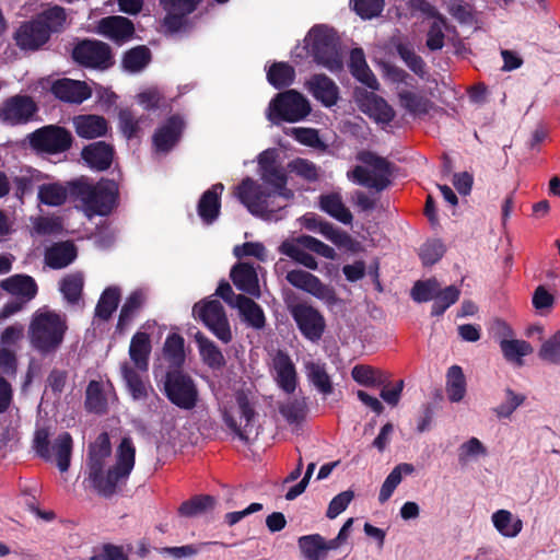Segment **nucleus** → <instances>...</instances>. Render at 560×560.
<instances>
[{
	"label": "nucleus",
	"instance_id": "e433bc0d",
	"mask_svg": "<svg viewBox=\"0 0 560 560\" xmlns=\"http://www.w3.org/2000/svg\"><path fill=\"white\" fill-rule=\"evenodd\" d=\"M84 407L88 412L98 416L107 413L108 402L102 382L92 380L85 389Z\"/></svg>",
	"mask_w": 560,
	"mask_h": 560
},
{
	"label": "nucleus",
	"instance_id": "2eb2a0df",
	"mask_svg": "<svg viewBox=\"0 0 560 560\" xmlns=\"http://www.w3.org/2000/svg\"><path fill=\"white\" fill-rule=\"evenodd\" d=\"M202 0H160L166 12L163 26L172 34L189 27L188 16L195 12Z\"/></svg>",
	"mask_w": 560,
	"mask_h": 560
},
{
	"label": "nucleus",
	"instance_id": "13d9d810",
	"mask_svg": "<svg viewBox=\"0 0 560 560\" xmlns=\"http://www.w3.org/2000/svg\"><path fill=\"white\" fill-rule=\"evenodd\" d=\"M459 295L460 290L456 285H448L443 290L439 289L433 299L431 316H442L451 305L458 301Z\"/></svg>",
	"mask_w": 560,
	"mask_h": 560
},
{
	"label": "nucleus",
	"instance_id": "4be33fe9",
	"mask_svg": "<svg viewBox=\"0 0 560 560\" xmlns=\"http://www.w3.org/2000/svg\"><path fill=\"white\" fill-rule=\"evenodd\" d=\"M115 149L105 141L92 142L81 150V159L85 164L95 171H107L113 163Z\"/></svg>",
	"mask_w": 560,
	"mask_h": 560
},
{
	"label": "nucleus",
	"instance_id": "f8f14e48",
	"mask_svg": "<svg viewBox=\"0 0 560 560\" xmlns=\"http://www.w3.org/2000/svg\"><path fill=\"white\" fill-rule=\"evenodd\" d=\"M289 312L305 339L312 342H318L322 339L326 320L317 308L301 302L289 306Z\"/></svg>",
	"mask_w": 560,
	"mask_h": 560
},
{
	"label": "nucleus",
	"instance_id": "f03ea898",
	"mask_svg": "<svg viewBox=\"0 0 560 560\" xmlns=\"http://www.w3.org/2000/svg\"><path fill=\"white\" fill-rule=\"evenodd\" d=\"M308 36L314 61L332 73L341 71L343 62L339 51V37L334 28L317 24L310 30Z\"/></svg>",
	"mask_w": 560,
	"mask_h": 560
},
{
	"label": "nucleus",
	"instance_id": "58836bf2",
	"mask_svg": "<svg viewBox=\"0 0 560 560\" xmlns=\"http://www.w3.org/2000/svg\"><path fill=\"white\" fill-rule=\"evenodd\" d=\"M120 369L127 388L135 400L147 399L149 396V389L154 392L151 386H148L144 383L141 375L128 363H124Z\"/></svg>",
	"mask_w": 560,
	"mask_h": 560
},
{
	"label": "nucleus",
	"instance_id": "bb28decb",
	"mask_svg": "<svg viewBox=\"0 0 560 560\" xmlns=\"http://www.w3.org/2000/svg\"><path fill=\"white\" fill-rule=\"evenodd\" d=\"M230 278L237 290L255 298L260 296L258 276L252 264H235L230 271Z\"/></svg>",
	"mask_w": 560,
	"mask_h": 560
},
{
	"label": "nucleus",
	"instance_id": "680f3d73",
	"mask_svg": "<svg viewBox=\"0 0 560 560\" xmlns=\"http://www.w3.org/2000/svg\"><path fill=\"white\" fill-rule=\"evenodd\" d=\"M83 284L81 273H71L60 281V291L70 304H77L81 299Z\"/></svg>",
	"mask_w": 560,
	"mask_h": 560
},
{
	"label": "nucleus",
	"instance_id": "dca6fc26",
	"mask_svg": "<svg viewBox=\"0 0 560 560\" xmlns=\"http://www.w3.org/2000/svg\"><path fill=\"white\" fill-rule=\"evenodd\" d=\"M285 279L294 288L305 291L328 304H334L337 301L334 288L323 283L318 277L308 271L291 270L287 273Z\"/></svg>",
	"mask_w": 560,
	"mask_h": 560
},
{
	"label": "nucleus",
	"instance_id": "a878e982",
	"mask_svg": "<svg viewBox=\"0 0 560 560\" xmlns=\"http://www.w3.org/2000/svg\"><path fill=\"white\" fill-rule=\"evenodd\" d=\"M223 190L224 185L217 183L201 195L197 205V212L203 223L211 224L219 218Z\"/></svg>",
	"mask_w": 560,
	"mask_h": 560
},
{
	"label": "nucleus",
	"instance_id": "4468645a",
	"mask_svg": "<svg viewBox=\"0 0 560 560\" xmlns=\"http://www.w3.org/2000/svg\"><path fill=\"white\" fill-rule=\"evenodd\" d=\"M38 112V105L30 95L16 94L8 97L0 106V120L10 126L28 124Z\"/></svg>",
	"mask_w": 560,
	"mask_h": 560
},
{
	"label": "nucleus",
	"instance_id": "49530a36",
	"mask_svg": "<svg viewBox=\"0 0 560 560\" xmlns=\"http://www.w3.org/2000/svg\"><path fill=\"white\" fill-rule=\"evenodd\" d=\"M120 289L118 287H107L101 294L95 307V316L108 320L117 310L120 301Z\"/></svg>",
	"mask_w": 560,
	"mask_h": 560
},
{
	"label": "nucleus",
	"instance_id": "72a5a7b5",
	"mask_svg": "<svg viewBox=\"0 0 560 560\" xmlns=\"http://www.w3.org/2000/svg\"><path fill=\"white\" fill-rule=\"evenodd\" d=\"M151 350L149 334L137 331L130 340L129 357L138 370L148 371Z\"/></svg>",
	"mask_w": 560,
	"mask_h": 560
},
{
	"label": "nucleus",
	"instance_id": "f3484780",
	"mask_svg": "<svg viewBox=\"0 0 560 560\" xmlns=\"http://www.w3.org/2000/svg\"><path fill=\"white\" fill-rule=\"evenodd\" d=\"M86 210L97 215H108L117 205L118 185L113 179H101L93 187Z\"/></svg>",
	"mask_w": 560,
	"mask_h": 560
},
{
	"label": "nucleus",
	"instance_id": "f257e3e1",
	"mask_svg": "<svg viewBox=\"0 0 560 560\" xmlns=\"http://www.w3.org/2000/svg\"><path fill=\"white\" fill-rule=\"evenodd\" d=\"M67 330V320L60 314L36 312L28 326L30 343L40 355L55 353L61 347Z\"/></svg>",
	"mask_w": 560,
	"mask_h": 560
},
{
	"label": "nucleus",
	"instance_id": "aec40b11",
	"mask_svg": "<svg viewBox=\"0 0 560 560\" xmlns=\"http://www.w3.org/2000/svg\"><path fill=\"white\" fill-rule=\"evenodd\" d=\"M184 130V120L178 115H173L160 126L153 137L152 142L158 152H170L179 141Z\"/></svg>",
	"mask_w": 560,
	"mask_h": 560
},
{
	"label": "nucleus",
	"instance_id": "a18cd8bd",
	"mask_svg": "<svg viewBox=\"0 0 560 560\" xmlns=\"http://www.w3.org/2000/svg\"><path fill=\"white\" fill-rule=\"evenodd\" d=\"M72 448L73 440L69 432L60 433L52 443L57 466L61 472L68 471L70 467Z\"/></svg>",
	"mask_w": 560,
	"mask_h": 560
},
{
	"label": "nucleus",
	"instance_id": "1a4fd4ad",
	"mask_svg": "<svg viewBox=\"0 0 560 560\" xmlns=\"http://www.w3.org/2000/svg\"><path fill=\"white\" fill-rule=\"evenodd\" d=\"M71 57L81 67L102 71L115 63L110 46L97 39L79 40L72 48Z\"/></svg>",
	"mask_w": 560,
	"mask_h": 560
},
{
	"label": "nucleus",
	"instance_id": "69168bd1",
	"mask_svg": "<svg viewBox=\"0 0 560 560\" xmlns=\"http://www.w3.org/2000/svg\"><path fill=\"white\" fill-rule=\"evenodd\" d=\"M504 393L505 400L492 409L499 419L510 418L513 412L526 400L525 395L517 394L510 387L505 388Z\"/></svg>",
	"mask_w": 560,
	"mask_h": 560
},
{
	"label": "nucleus",
	"instance_id": "6e6d98bb",
	"mask_svg": "<svg viewBox=\"0 0 560 560\" xmlns=\"http://www.w3.org/2000/svg\"><path fill=\"white\" fill-rule=\"evenodd\" d=\"M512 513L508 510H499L493 513L492 522L497 530L505 537L517 536L522 528L523 523L520 518L512 522Z\"/></svg>",
	"mask_w": 560,
	"mask_h": 560
},
{
	"label": "nucleus",
	"instance_id": "b1692460",
	"mask_svg": "<svg viewBox=\"0 0 560 560\" xmlns=\"http://www.w3.org/2000/svg\"><path fill=\"white\" fill-rule=\"evenodd\" d=\"M308 92L325 107H331L339 100V88L324 73H315L306 81Z\"/></svg>",
	"mask_w": 560,
	"mask_h": 560
},
{
	"label": "nucleus",
	"instance_id": "ddd939ff",
	"mask_svg": "<svg viewBox=\"0 0 560 560\" xmlns=\"http://www.w3.org/2000/svg\"><path fill=\"white\" fill-rule=\"evenodd\" d=\"M112 454V445L107 432H102L89 446L86 458L88 481L90 486L98 493L102 481L105 476V463Z\"/></svg>",
	"mask_w": 560,
	"mask_h": 560
},
{
	"label": "nucleus",
	"instance_id": "473e14b6",
	"mask_svg": "<svg viewBox=\"0 0 560 560\" xmlns=\"http://www.w3.org/2000/svg\"><path fill=\"white\" fill-rule=\"evenodd\" d=\"M199 355L202 362L211 370H221L225 366L226 360L220 348L202 332L195 335Z\"/></svg>",
	"mask_w": 560,
	"mask_h": 560
},
{
	"label": "nucleus",
	"instance_id": "bf43d9fd",
	"mask_svg": "<svg viewBox=\"0 0 560 560\" xmlns=\"http://www.w3.org/2000/svg\"><path fill=\"white\" fill-rule=\"evenodd\" d=\"M399 98L404 108L415 116L427 115L432 107L430 100L410 91L401 92Z\"/></svg>",
	"mask_w": 560,
	"mask_h": 560
},
{
	"label": "nucleus",
	"instance_id": "5fc2aeb1",
	"mask_svg": "<svg viewBox=\"0 0 560 560\" xmlns=\"http://www.w3.org/2000/svg\"><path fill=\"white\" fill-rule=\"evenodd\" d=\"M67 184L68 198L73 201H81L88 208L89 201L92 198L94 184L86 176H81Z\"/></svg>",
	"mask_w": 560,
	"mask_h": 560
},
{
	"label": "nucleus",
	"instance_id": "3c124183",
	"mask_svg": "<svg viewBox=\"0 0 560 560\" xmlns=\"http://www.w3.org/2000/svg\"><path fill=\"white\" fill-rule=\"evenodd\" d=\"M38 200L49 207H58L68 199L67 184L59 183L43 184L38 187Z\"/></svg>",
	"mask_w": 560,
	"mask_h": 560
},
{
	"label": "nucleus",
	"instance_id": "864d4df0",
	"mask_svg": "<svg viewBox=\"0 0 560 560\" xmlns=\"http://www.w3.org/2000/svg\"><path fill=\"white\" fill-rule=\"evenodd\" d=\"M184 338L178 334H170L164 342L163 352L165 359L175 368H180L185 362Z\"/></svg>",
	"mask_w": 560,
	"mask_h": 560
},
{
	"label": "nucleus",
	"instance_id": "393cba45",
	"mask_svg": "<svg viewBox=\"0 0 560 560\" xmlns=\"http://www.w3.org/2000/svg\"><path fill=\"white\" fill-rule=\"evenodd\" d=\"M72 126L78 137L82 139H96L109 131V124L104 116L95 114H81L72 118Z\"/></svg>",
	"mask_w": 560,
	"mask_h": 560
},
{
	"label": "nucleus",
	"instance_id": "423d86ee",
	"mask_svg": "<svg viewBox=\"0 0 560 560\" xmlns=\"http://www.w3.org/2000/svg\"><path fill=\"white\" fill-rule=\"evenodd\" d=\"M268 109V119L278 124L301 121L310 115L312 107L301 92L290 89L278 93L270 101Z\"/></svg>",
	"mask_w": 560,
	"mask_h": 560
},
{
	"label": "nucleus",
	"instance_id": "a19ab883",
	"mask_svg": "<svg viewBox=\"0 0 560 560\" xmlns=\"http://www.w3.org/2000/svg\"><path fill=\"white\" fill-rule=\"evenodd\" d=\"M144 303V294L140 290H136L129 294L121 306L116 330L121 332L128 326L140 311Z\"/></svg>",
	"mask_w": 560,
	"mask_h": 560
},
{
	"label": "nucleus",
	"instance_id": "9b49d317",
	"mask_svg": "<svg viewBox=\"0 0 560 560\" xmlns=\"http://www.w3.org/2000/svg\"><path fill=\"white\" fill-rule=\"evenodd\" d=\"M195 318L202 324L223 343L232 341L233 336L223 305L218 300L196 303L192 307Z\"/></svg>",
	"mask_w": 560,
	"mask_h": 560
},
{
	"label": "nucleus",
	"instance_id": "6ab92c4d",
	"mask_svg": "<svg viewBox=\"0 0 560 560\" xmlns=\"http://www.w3.org/2000/svg\"><path fill=\"white\" fill-rule=\"evenodd\" d=\"M50 92L56 98L71 104H81L92 96V89L86 82L69 78L54 81Z\"/></svg>",
	"mask_w": 560,
	"mask_h": 560
},
{
	"label": "nucleus",
	"instance_id": "9d476101",
	"mask_svg": "<svg viewBox=\"0 0 560 560\" xmlns=\"http://www.w3.org/2000/svg\"><path fill=\"white\" fill-rule=\"evenodd\" d=\"M235 196L249 213L261 219H269L277 209L270 207L269 200L273 194L257 184L253 178H244L235 188Z\"/></svg>",
	"mask_w": 560,
	"mask_h": 560
},
{
	"label": "nucleus",
	"instance_id": "4c0bfd02",
	"mask_svg": "<svg viewBox=\"0 0 560 560\" xmlns=\"http://www.w3.org/2000/svg\"><path fill=\"white\" fill-rule=\"evenodd\" d=\"M295 80V69L285 61L273 62L267 71L268 83L277 90L289 88Z\"/></svg>",
	"mask_w": 560,
	"mask_h": 560
},
{
	"label": "nucleus",
	"instance_id": "cd10ccee",
	"mask_svg": "<svg viewBox=\"0 0 560 560\" xmlns=\"http://www.w3.org/2000/svg\"><path fill=\"white\" fill-rule=\"evenodd\" d=\"M349 71L351 75L372 91L380 89V83L370 69L362 48H353L350 51Z\"/></svg>",
	"mask_w": 560,
	"mask_h": 560
},
{
	"label": "nucleus",
	"instance_id": "79ce46f5",
	"mask_svg": "<svg viewBox=\"0 0 560 560\" xmlns=\"http://www.w3.org/2000/svg\"><path fill=\"white\" fill-rule=\"evenodd\" d=\"M298 547L304 560H325L324 537L311 534L299 537Z\"/></svg>",
	"mask_w": 560,
	"mask_h": 560
},
{
	"label": "nucleus",
	"instance_id": "e2e57ef3",
	"mask_svg": "<svg viewBox=\"0 0 560 560\" xmlns=\"http://www.w3.org/2000/svg\"><path fill=\"white\" fill-rule=\"evenodd\" d=\"M279 411L289 424H300L306 417L307 405L304 398H295L281 405Z\"/></svg>",
	"mask_w": 560,
	"mask_h": 560
},
{
	"label": "nucleus",
	"instance_id": "338daca9",
	"mask_svg": "<svg viewBox=\"0 0 560 560\" xmlns=\"http://www.w3.org/2000/svg\"><path fill=\"white\" fill-rule=\"evenodd\" d=\"M290 172L306 182L314 183L319 178V168L312 161L303 158H296L288 164Z\"/></svg>",
	"mask_w": 560,
	"mask_h": 560
},
{
	"label": "nucleus",
	"instance_id": "20e7f679",
	"mask_svg": "<svg viewBox=\"0 0 560 560\" xmlns=\"http://www.w3.org/2000/svg\"><path fill=\"white\" fill-rule=\"evenodd\" d=\"M358 160L365 165L373 167L374 173L368 168L357 165L348 175L358 185L375 189L377 192L385 190L390 185L393 165L385 158L372 151H361Z\"/></svg>",
	"mask_w": 560,
	"mask_h": 560
},
{
	"label": "nucleus",
	"instance_id": "de8ad7c7",
	"mask_svg": "<svg viewBox=\"0 0 560 560\" xmlns=\"http://www.w3.org/2000/svg\"><path fill=\"white\" fill-rule=\"evenodd\" d=\"M151 57V50L139 45L124 54L121 63L125 70L135 73L143 70L150 63Z\"/></svg>",
	"mask_w": 560,
	"mask_h": 560
},
{
	"label": "nucleus",
	"instance_id": "7c9ffc66",
	"mask_svg": "<svg viewBox=\"0 0 560 560\" xmlns=\"http://www.w3.org/2000/svg\"><path fill=\"white\" fill-rule=\"evenodd\" d=\"M77 247L70 241L54 243L45 253V262L51 269H62L77 258Z\"/></svg>",
	"mask_w": 560,
	"mask_h": 560
},
{
	"label": "nucleus",
	"instance_id": "c85d7f7f",
	"mask_svg": "<svg viewBox=\"0 0 560 560\" xmlns=\"http://www.w3.org/2000/svg\"><path fill=\"white\" fill-rule=\"evenodd\" d=\"M360 102L361 109L377 122L389 124L395 117L393 107L373 92L364 91Z\"/></svg>",
	"mask_w": 560,
	"mask_h": 560
},
{
	"label": "nucleus",
	"instance_id": "c9c22d12",
	"mask_svg": "<svg viewBox=\"0 0 560 560\" xmlns=\"http://www.w3.org/2000/svg\"><path fill=\"white\" fill-rule=\"evenodd\" d=\"M319 208L343 224H351L353 215L345 206L341 196L338 192H330L319 196Z\"/></svg>",
	"mask_w": 560,
	"mask_h": 560
},
{
	"label": "nucleus",
	"instance_id": "4d7b16f0",
	"mask_svg": "<svg viewBox=\"0 0 560 560\" xmlns=\"http://www.w3.org/2000/svg\"><path fill=\"white\" fill-rule=\"evenodd\" d=\"M261 178L265 183L271 185L275 188V190L271 191L273 197L278 195L289 199L293 196L292 190L287 188L288 177L282 167L276 166L273 168L261 172Z\"/></svg>",
	"mask_w": 560,
	"mask_h": 560
},
{
	"label": "nucleus",
	"instance_id": "c756f323",
	"mask_svg": "<svg viewBox=\"0 0 560 560\" xmlns=\"http://www.w3.org/2000/svg\"><path fill=\"white\" fill-rule=\"evenodd\" d=\"M0 285L11 295L28 302L36 296L38 291L36 281L28 275H13L2 280Z\"/></svg>",
	"mask_w": 560,
	"mask_h": 560
},
{
	"label": "nucleus",
	"instance_id": "0e129e2a",
	"mask_svg": "<svg viewBox=\"0 0 560 560\" xmlns=\"http://www.w3.org/2000/svg\"><path fill=\"white\" fill-rule=\"evenodd\" d=\"M446 27V19L438 13L434 21L430 24L429 31L427 33L425 46L431 51H436L443 48L444 46V28Z\"/></svg>",
	"mask_w": 560,
	"mask_h": 560
},
{
	"label": "nucleus",
	"instance_id": "603ef678",
	"mask_svg": "<svg viewBox=\"0 0 560 560\" xmlns=\"http://www.w3.org/2000/svg\"><path fill=\"white\" fill-rule=\"evenodd\" d=\"M308 381L323 395L332 393L334 387L330 376L326 372L325 364L318 362H308L305 365Z\"/></svg>",
	"mask_w": 560,
	"mask_h": 560
},
{
	"label": "nucleus",
	"instance_id": "f704fd0d",
	"mask_svg": "<svg viewBox=\"0 0 560 560\" xmlns=\"http://www.w3.org/2000/svg\"><path fill=\"white\" fill-rule=\"evenodd\" d=\"M275 369L279 386L288 394L293 393L296 388V371L290 357L279 351L275 359Z\"/></svg>",
	"mask_w": 560,
	"mask_h": 560
},
{
	"label": "nucleus",
	"instance_id": "7ed1b4c3",
	"mask_svg": "<svg viewBox=\"0 0 560 560\" xmlns=\"http://www.w3.org/2000/svg\"><path fill=\"white\" fill-rule=\"evenodd\" d=\"M136 462V447L131 438L121 439L116 450V463L104 476L98 493L103 498H112L128 480Z\"/></svg>",
	"mask_w": 560,
	"mask_h": 560
},
{
	"label": "nucleus",
	"instance_id": "09e8293b",
	"mask_svg": "<svg viewBox=\"0 0 560 560\" xmlns=\"http://www.w3.org/2000/svg\"><path fill=\"white\" fill-rule=\"evenodd\" d=\"M446 394L452 402L460 401L466 394V380L459 365H452L447 371Z\"/></svg>",
	"mask_w": 560,
	"mask_h": 560
},
{
	"label": "nucleus",
	"instance_id": "6e6552de",
	"mask_svg": "<svg viewBox=\"0 0 560 560\" xmlns=\"http://www.w3.org/2000/svg\"><path fill=\"white\" fill-rule=\"evenodd\" d=\"M30 148L37 154L56 155L69 151L74 138L65 127L45 125L27 135Z\"/></svg>",
	"mask_w": 560,
	"mask_h": 560
},
{
	"label": "nucleus",
	"instance_id": "37998d69",
	"mask_svg": "<svg viewBox=\"0 0 560 560\" xmlns=\"http://www.w3.org/2000/svg\"><path fill=\"white\" fill-rule=\"evenodd\" d=\"M217 500L210 494L194 495L187 501H184L179 508L178 513L185 517H194L203 514L214 509Z\"/></svg>",
	"mask_w": 560,
	"mask_h": 560
},
{
	"label": "nucleus",
	"instance_id": "2f4dec72",
	"mask_svg": "<svg viewBox=\"0 0 560 560\" xmlns=\"http://www.w3.org/2000/svg\"><path fill=\"white\" fill-rule=\"evenodd\" d=\"M234 306L237 307L243 322L249 327L262 329L266 326V316L262 307L250 298L238 294Z\"/></svg>",
	"mask_w": 560,
	"mask_h": 560
},
{
	"label": "nucleus",
	"instance_id": "39448f33",
	"mask_svg": "<svg viewBox=\"0 0 560 560\" xmlns=\"http://www.w3.org/2000/svg\"><path fill=\"white\" fill-rule=\"evenodd\" d=\"M304 249H308L327 259H334L336 256V252L332 247L306 234L295 238L284 240L278 248L280 254L290 257L295 262L311 270H316L318 268L317 260Z\"/></svg>",
	"mask_w": 560,
	"mask_h": 560
},
{
	"label": "nucleus",
	"instance_id": "412c9836",
	"mask_svg": "<svg viewBox=\"0 0 560 560\" xmlns=\"http://www.w3.org/2000/svg\"><path fill=\"white\" fill-rule=\"evenodd\" d=\"M97 32L114 43L121 45L132 38L135 25L125 16L110 15L98 21Z\"/></svg>",
	"mask_w": 560,
	"mask_h": 560
},
{
	"label": "nucleus",
	"instance_id": "0eeeda50",
	"mask_svg": "<svg viewBox=\"0 0 560 560\" xmlns=\"http://www.w3.org/2000/svg\"><path fill=\"white\" fill-rule=\"evenodd\" d=\"M163 392L171 404L183 410H192L199 401V390L195 380L179 369L166 372Z\"/></svg>",
	"mask_w": 560,
	"mask_h": 560
},
{
	"label": "nucleus",
	"instance_id": "8fccbe9b",
	"mask_svg": "<svg viewBox=\"0 0 560 560\" xmlns=\"http://www.w3.org/2000/svg\"><path fill=\"white\" fill-rule=\"evenodd\" d=\"M395 49L397 55L416 75L421 79L427 75L428 71L425 61L421 56L416 54L410 44L398 43L395 46Z\"/></svg>",
	"mask_w": 560,
	"mask_h": 560
},
{
	"label": "nucleus",
	"instance_id": "052dcab7",
	"mask_svg": "<svg viewBox=\"0 0 560 560\" xmlns=\"http://www.w3.org/2000/svg\"><path fill=\"white\" fill-rule=\"evenodd\" d=\"M501 351L508 361H515L522 364V358L533 352V347L529 342L518 339H502L500 342Z\"/></svg>",
	"mask_w": 560,
	"mask_h": 560
},
{
	"label": "nucleus",
	"instance_id": "ea45409f",
	"mask_svg": "<svg viewBox=\"0 0 560 560\" xmlns=\"http://www.w3.org/2000/svg\"><path fill=\"white\" fill-rule=\"evenodd\" d=\"M35 20L42 24L50 36L52 33H60L63 31L67 14L62 7L54 5L37 14Z\"/></svg>",
	"mask_w": 560,
	"mask_h": 560
},
{
	"label": "nucleus",
	"instance_id": "a211bd4d",
	"mask_svg": "<svg viewBox=\"0 0 560 560\" xmlns=\"http://www.w3.org/2000/svg\"><path fill=\"white\" fill-rule=\"evenodd\" d=\"M235 400L238 413L241 418L245 421L244 425L242 427L241 424H238L235 418L226 410L223 412V421L226 424V427L237 435L240 440L247 442V432L253 427V421L255 419L256 411L246 392L238 390L235 394Z\"/></svg>",
	"mask_w": 560,
	"mask_h": 560
},
{
	"label": "nucleus",
	"instance_id": "c03bdc74",
	"mask_svg": "<svg viewBox=\"0 0 560 560\" xmlns=\"http://www.w3.org/2000/svg\"><path fill=\"white\" fill-rule=\"evenodd\" d=\"M415 470V467L412 464L402 463L397 465L386 477L385 481L383 482L380 493H378V501L381 503H385L389 500V498L393 495L395 489L397 486L401 482L402 475H411Z\"/></svg>",
	"mask_w": 560,
	"mask_h": 560
},
{
	"label": "nucleus",
	"instance_id": "5701e85b",
	"mask_svg": "<svg viewBox=\"0 0 560 560\" xmlns=\"http://www.w3.org/2000/svg\"><path fill=\"white\" fill-rule=\"evenodd\" d=\"M49 34L39 22L32 19L24 22L15 32L16 45L23 50H37L49 40Z\"/></svg>",
	"mask_w": 560,
	"mask_h": 560
},
{
	"label": "nucleus",
	"instance_id": "774afa93",
	"mask_svg": "<svg viewBox=\"0 0 560 560\" xmlns=\"http://www.w3.org/2000/svg\"><path fill=\"white\" fill-rule=\"evenodd\" d=\"M439 289L440 283L435 278L418 280L415 282L410 295L415 302L424 303L433 300Z\"/></svg>",
	"mask_w": 560,
	"mask_h": 560
}]
</instances>
